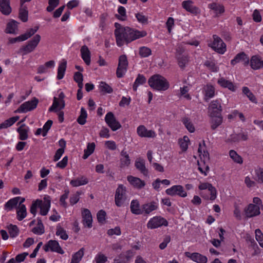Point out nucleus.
I'll return each mask as SVG.
<instances>
[{"label":"nucleus","instance_id":"1","mask_svg":"<svg viewBox=\"0 0 263 263\" xmlns=\"http://www.w3.org/2000/svg\"><path fill=\"white\" fill-rule=\"evenodd\" d=\"M116 29L114 31L116 41L118 46L121 47L125 44L128 43L147 35L144 31L132 28L129 27H124L118 23H115Z\"/></svg>","mask_w":263,"mask_h":263},{"label":"nucleus","instance_id":"2","mask_svg":"<svg viewBox=\"0 0 263 263\" xmlns=\"http://www.w3.org/2000/svg\"><path fill=\"white\" fill-rule=\"evenodd\" d=\"M148 83L151 88L158 91H165L170 86L167 80L164 77L158 74L151 76L148 80Z\"/></svg>","mask_w":263,"mask_h":263},{"label":"nucleus","instance_id":"3","mask_svg":"<svg viewBox=\"0 0 263 263\" xmlns=\"http://www.w3.org/2000/svg\"><path fill=\"white\" fill-rule=\"evenodd\" d=\"M41 39L40 35L36 34L29 41L26 45L22 46L19 49L18 53L25 55L33 51L37 46Z\"/></svg>","mask_w":263,"mask_h":263},{"label":"nucleus","instance_id":"4","mask_svg":"<svg viewBox=\"0 0 263 263\" xmlns=\"http://www.w3.org/2000/svg\"><path fill=\"white\" fill-rule=\"evenodd\" d=\"M127 199L126 188L123 184L118 185L115 195V202L118 207L122 206Z\"/></svg>","mask_w":263,"mask_h":263},{"label":"nucleus","instance_id":"5","mask_svg":"<svg viewBox=\"0 0 263 263\" xmlns=\"http://www.w3.org/2000/svg\"><path fill=\"white\" fill-rule=\"evenodd\" d=\"M128 65L127 57L126 55H121L119 58V62L116 71L117 78H121L125 74Z\"/></svg>","mask_w":263,"mask_h":263},{"label":"nucleus","instance_id":"6","mask_svg":"<svg viewBox=\"0 0 263 263\" xmlns=\"http://www.w3.org/2000/svg\"><path fill=\"white\" fill-rule=\"evenodd\" d=\"M213 41L209 45L214 51L219 54H223L226 51V45L222 39L217 35H213Z\"/></svg>","mask_w":263,"mask_h":263},{"label":"nucleus","instance_id":"7","mask_svg":"<svg viewBox=\"0 0 263 263\" xmlns=\"http://www.w3.org/2000/svg\"><path fill=\"white\" fill-rule=\"evenodd\" d=\"M38 103V99L36 98H33L31 100L26 101L21 104L17 109V111L19 113H26L31 111L36 108Z\"/></svg>","mask_w":263,"mask_h":263},{"label":"nucleus","instance_id":"8","mask_svg":"<svg viewBox=\"0 0 263 263\" xmlns=\"http://www.w3.org/2000/svg\"><path fill=\"white\" fill-rule=\"evenodd\" d=\"M167 221L161 216H155L149 219L147 223L148 229H154L161 226H167Z\"/></svg>","mask_w":263,"mask_h":263},{"label":"nucleus","instance_id":"9","mask_svg":"<svg viewBox=\"0 0 263 263\" xmlns=\"http://www.w3.org/2000/svg\"><path fill=\"white\" fill-rule=\"evenodd\" d=\"M209 115H221L222 107L221 100L216 99L212 101L208 108Z\"/></svg>","mask_w":263,"mask_h":263},{"label":"nucleus","instance_id":"10","mask_svg":"<svg viewBox=\"0 0 263 263\" xmlns=\"http://www.w3.org/2000/svg\"><path fill=\"white\" fill-rule=\"evenodd\" d=\"M105 121L112 131H116L121 127V125L118 121L112 112H108L105 116Z\"/></svg>","mask_w":263,"mask_h":263},{"label":"nucleus","instance_id":"11","mask_svg":"<svg viewBox=\"0 0 263 263\" xmlns=\"http://www.w3.org/2000/svg\"><path fill=\"white\" fill-rule=\"evenodd\" d=\"M198 151V153H199L200 156H201V154L203 152V157L204 158L203 166H202L201 165L202 161H201V162L198 161V170L202 174H204L205 176L206 175V172H208L209 170V167L208 165L205 164V160H209V154L207 152H205L204 151V149L203 148V147L201 146V144H199Z\"/></svg>","mask_w":263,"mask_h":263},{"label":"nucleus","instance_id":"12","mask_svg":"<svg viewBox=\"0 0 263 263\" xmlns=\"http://www.w3.org/2000/svg\"><path fill=\"white\" fill-rule=\"evenodd\" d=\"M165 193L167 195L171 196L178 195L181 197H185L187 193L184 190L183 187L180 185H175L166 190Z\"/></svg>","mask_w":263,"mask_h":263},{"label":"nucleus","instance_id":"13","mask_svg":"<svg viewBox=\"0 0 263 263\" xmlns=\"http://www.w3.org/2000/svg\"><path fill=\"white\" fill-rule=\"evenodd\" d=\"M43 249L45 252L49 250L51 252H54L60 254H63L64 251L59 245V243L55 240H50L43 247Z\"/></svg>","mask_w":263,"mask_h":263},{"label":"nucleus","instance_id":"14","mask_svg":"<svg viewBox=\"0 0 263 263\" xmlns=\"http://www.w3.org/2000/svg\"><path fill=\"white\" fill-rule=\"evenodd\" d=\"M185 255L187 257L190 258L193 261L197 263H207L208 258L206 256L203 255L199 253L194 252H185Z\"/></svg>","mask_w":263,"mask_h":263},{"label":"nucleus","instance_id":"15","mask_svg":"<svg viewBox=\"0 0 263 263\" xmlns=\"http://www.w3.org/2000/svg\"><path fill=\"white\" fill-rule=\"evenodd\" d=\"M39 203V208H40V214L43 216L46 215L50 208V197L49 196H46L44 197L43 200H41V203Z\"/></svg>","mask_w":263,"mask_h":263},{"label":"nucleus","instance_id":"16","mask_svg":"<svg viewBox=\"0 0 263 263\" xmlns=\"http://www.w3.org/2000/svg\"><path fill=\"white\" fill-rule=\"evenodd\" d=\"M260 213L259 207L252 203L249 204L245 209V214L247 218L259 215Z\"/></svg>","mask_w":263,"mask_h":263},{"label":"nucleus","instance_id":"17","mask_svg":"<svg viewBox=\"0 0 263 263\" xmlns=\"http://www.w3.org/2000/svg\"><path fill=\"white\" fill-rule=\"evenodd\" d=\"M198 188L200 190H208V192L210 193V199L211 200H214L216 199L217 191L215 187L212 184L208 182L201 183L198 186Z\"/></svg>","mask_w":263,"mask_h":263},{"label":"nucleus","instance_id":"18","mask_svg":"<svg viewBox=\"0 0 263 263\" xmlns=\"http://www.w3.org/2000/svg\"><path fill=\"white\" fill-rule=\"evenodd\" d=\"M210 117V124L212 130H214L218 128L223 122L222 115H209Z\"/></svg>","mask_w":263,"mask_h":263},{"label":"nucleus","instance_id":"19","mask_svg":"<svg viewBox=\"0 0 263 263\" xmlns=\"http://www.w3.org/2000/svg\"><path fill=\"white\" fill-rule=\"evenodd\" d=\"M137 133L141 137L154 138L156 136L154 130H147L144 125L139 126L137 129Z\"/></svg>","mask_w":263,"mask_h":263},{"label":"nucleus","instance_id":"20","mask_svg":"<svg viewBox=\"0 0 263 263\" xmlns=\"http://www.w3.org/2000/svg\"><path fill=\"white\" fill-rule=\"evenodd\" d=\"M142 214L148 215L158 208V204L155 201L145 203L141 205Z\"/></svg>","mask_w":263,"mask_h":263},{"label":"nucleus","instance_id":"21","mask_svg":"<svg viewBox=\"0 0 263 263\" xmlns=\"http://www.w3.org/2000/svg\"><path fill=\"white\" fill-rule=\"evenodd\" d=\"M131 163V160L129 155L124 149L122 150L120 153V167L124 168L128 167Z\"/></svg>","mask_w":263,"mask_h":263},{"label":"nucleus","instance_id":"22","mask_svg":"<svg viewBox=\"0 0 263 263\" xmlns=\"http://www.w3.org/2000/svg\"><path fill=\"white\" fill-rule=\"evenodd\" d=\"M136 168L143 175L147 176L148 174V170L145 166V161L142 158H138L135 162Z\"/></svg>","mask_w":263,"mask_h":263},{"label":"nucleus","instance_id":"23","mask_svg":"<svg viewBox=\"0 0 263 263\" xmlns=\"http://www.w3.org/2000/svg\"><path fill=\"white\" fill-rule=\"evenodd\" d=\"M127 180L132 186L138 189H141L145 185V182L138 177L130 175L127 176Z\"/></svg>","mask_w":263,"mask_h":263},{"label":"nucleus","instance_id":"24","mask_svg":"<svg viewBox=\"0 0 263 263\" xmlns=\"http://www.w3.org/2000/svg\"><path fill=\"white\" fill-rule=\"evenodd\" d=\"M242 62L243 64L246 65L249 63V57L243 52L238 53L235 58L231 61V64L235 65L236 64Z\"/></svg>","mask_w":263,"mask_h":263},{"label":"nucleus","instance_id":"25","mask_svg":"<svg viewBox=\"0 0 263 263\" xmlns=\"http://www.w3.org/2000/svg\"><path fill=\"white\" fill-rule=\"evenodd\" d=\"M250 66L254 70H258L263 67V61L259 55H253L250 59Z\"/></svg>","mask_w":263,"mask_h":263},{"label":"nucleus","instance_id":"26","mask_svg":"<svg viewBox=\"0 0 263 263\" xmlns=\"http://www.w3.org/2000/svg\"><path fill=\"white\" fill-rule=\"evenodd\" d=\"M81 58L87 65H89L91 62V53L86 45L82 46L80 49Z\"/></svg>","mask_w":263,"mask_h":263},{"label":"nucleus","instance_id":"27","mask_svg":"<svg viewBox=\"0 0 263 263\" xmlns=\"http://www.w3.org/2000/svg\"><path fill=\"white\" fill-rule=\"evenodd\" d=\"M83 223L85 227L89 228L92 227V218L90 212L87 209H84L82 212Z\"/></svg>","mask_w":263,"mask_h":263},{"label":"nucleus","instance_id":"28","mask_svg":"<svg viewBox=\"0 0 263 263\" xmlns=\"http://www.w3.org/2000/svg\"><path fill=\"white\" fill-rule=\"evenodd\" d=\"M217 83L222 87L228 88L232 91H235L236 89V86L231 81L227 80L224 78L219 79Z\"/></svg>","mask_w":263,"mask_h":263},{"label":"nucleus","instance_id":"29","mask_svg":"<svg viewBox=\"0 0 263 263\" xmlns=\"http://www.w3.org/2000/svg\"><path fill=\"white\" fill-rule=\"evenodd\" d=\"M29 128L25 124L21 125L17 129V132L19 134V139L25 140L28 138Z\"/></svg>","mask_w":263,"mask_h":263},{"label":"nucleus","instance_id":"30","mask_svg":"<svg viewBox=\"0 0 263 263\" xmlns=\"http://www.w3.org/2000/svg\"><path fill=\"white\" fill-rule=\"evenodd\" d=\"M0 11L4 15H8L11 12L10 0H0Z\"/></svg>","mask_w":263,"mask_h":263},{"label":"nucleus","instance_id":"31","mask_svg":"<svg viewBox=\"0 0 263 263\" xmlns=\"http://www.w3.org/2000/svg\"><path fill=\"white\" fill-rule=\"evenodd\" d=\"M17 24L18 23L16 21L11 20L7 24L5 32L9 34H16L18 31Z\"/></svg>","mask_w":263,"mask_h":263},{"label":"nucleus","instance_id":"32","mask_svg":"<svg viewBox=\"0 0 263 263\" xmlns=\"http://www.w3.org/2000/svg\"><path fill=\"white\" fill-rule=\"evenodd\" d=\"M248 139L247 134L244 133L234 134L230 135L229 141L231 142H238L240 141H246Z\"/></svg>","mask_w":263,"mask_h":263},{"label":"nucleus","instance_id":"33","mask_svg":"<svg viewBox=\"0 0 263 263\" xmlns=\"http://www.w3.org/2000/svg\"><path fill=\"white\" fill-rule=\"evenodd\" d=\"M89 181L87 178L84 176H82L75 179L71 180L70 184L73 187H78L81 185L87 184Z\"/></svg>","mask_w":263,"mask_h":263},{"label":"nucleus","instance_id":"34","mask_svg":"<svg viewBox=\"0 0 263 263\" xmlns=\"http://www.w3.org/2000/svg\"><path fill=\"white\" fill-rule=\"evenodd\" d=\"M67 67V61L63 59L59 63L58 68L57 79L61 80L63 78Z\"/></svg>","mask_w":263,"mask_h":263},{"label":"nucleus","instance_id":"35","mask_svg":"<svg viewBox=\"0 0 263 263\" xmlns=\"http://www.w3.org/2000/svg\"><path fill=\"white\" fill-rule=\"evenodd\" d=\"M130 211L135 215H142V208H140L139 202L137 200H133L130 203Z\"/></svg>","mask_w":263,"mask_h":263},{"label":"nucleus","instance_id":"36","mask_svg":"<svg viewBox=\"0 0 263 263\" xmlns=\"http://www.w3.org/2000/svg\"><path fill=\"white\" fill-rule=\"evenodd\" d=\"M20 197H16L9 200L4 205V209L7 211H11L17 205Z\"/></svg>","mask_w":263,"mask_h":263},{"label":"nucleus","instance_id":"37","mask_svg":"<svg viewBox=\"0 0 263 263\" xmlns=\"http://www.w3.org/2000/svg\"><path fill=\"white\" fill-rule=\"evenodd\" d=\"M215 96V88L211 85H207L204 88V100L208 102L209 100Z\"/></svg>","mask_w":263,"mask_h":263},{"label":"nucleus","instance_id":"38","mask_svg":"<svg viewBox=\"0 0 263 263\" xmlns=\"http://www.w3.org/2000/svg\"><path fill=\"white\" fill-rule=\"evenodd\" d=\"M19 119L18 116L13 117L0 124V130L7 128L14 124Z\"/></svg>","mask_w":263,"mask_h":263},{"label":"nucleus","instance_id":"39","mask_svg":"<svg viewBox=\"0 0 263 263\" xmlns=\"http://www.w3.org/2000/svg\"><path fill=\"white\" fill-rule=\"evenodd\" d=\"M193 2L192 1H184L182 3V7L187 11L191 13H196L197 11V8L193 5Z\"/></svg>","mask_w":263,"mask_h":263},{"label":"nucleus","instance_id":"40","mask_svg":"<svg viewBox=\"0 0 263 263\" xmlns=\"http://www.w3.org/2000/svg\"><path fill=\"white\" fill-rule=\"evenodd\" d=\"M16 214L17 219L19 221L22 220L26 217L27 210L26 206L24 204L18 205L16 211Z\"/></svg>","mask_w":263,"mask_h":263},{"label":"nucleus","instance_id":"41","mask_svg":"<svg viewBox=\"0 0 263 263\" xmlns=\"http://www.w3.org/2000/svg\"><path fill=\"white\" fill-rule=\"evenodd\" d=\"M146 82V78L143 74H138L133 86V90L135 91H137L138 87L145 84Z\"/></svg>","mask_w":263,"mask_h":263},{"label":"nucleus","instance_id":"42","mask_svg":"<svg viewBox=\"0 0 263 263\" xmlns=\"http://www.w3.org/2000/svg\"><path fill=\"white\" fill-rule=\"evenodd\" d=\"M84 255V248L80 249L72 256L70 263H79Z\"/></svg>","mask_w":263,"mask_h":263},{"label":"nucleus","instance_id":"43","mask_svg":"<svg viewBox=\"0 0 263 263\" xmlns=\"http://www.w3.org/2000/svg\"><path fill=\"white\" fill-rule=\"evenodd\" d=\"M254 180L258 183H263V168L258 167L254 171Z\"/></svg>","mask_w":263,"mask_h":263},{"label":"nucleus","instance_id":"44","mask_svg":"<svg viewBox=\"0 0 263 263\" xmlns=\"http://www.w3.org/2000/svg\"><path fill=\"white\" fill-rule=\"evenodd\" d=\"M61 101L58 100L56 97H54L52 105L49 107V111L58 112L59 110H61Z\"/></svg>","mask_w":263,"mask_h":263},{"label":"nucleus","instance_id":"45","mask_svg":"<svg viewBox=\"0 0 263 263\" xmlns=\"http://www.w3.org/2000/svg\"><path fill=\"white\" fill-rule=\"evenodd\" d=\"M87 117V114L84 107L81 108L80 115L77 119V122L80 125H84L86 122V118Z\"/></svg>","mask_w":263,"mask_h":263},{"label":"nucleus","instance_id":"46","mask_svg":"<svg viewBox=\"0 0 263 263\" xmlns=\"http://www.w3.org/2000/svg\"><path fill=\"white\" fill-rule=\"evenodd\" d=\"M28 10L26 6H22L20 9L19 17L23 22L28 21Z\"/></svg>","mask_w":263,"mask_h":263},{"label":"nucleus","instance_id":"47","mask_svg":"<svg viewBox=\"0 0 263 263\" xmlns=\"http://www.w3.org/2000/svg\"><path fill=\"white\" fill-rule=\"evenodd\" d=\"M182 122L184 125L186 129L190 132L193 133L195 131L194 126L191 121L190 119L187 117H184L182 119Z\"/></svg>","mask_w":263,"mask_h":263},{"label":"nucleus","instance_id":"48","mask_svg":"<svg viewBox=\"0 0 263 263\" xmlns=\"http://www.w3.org/2000/svg\"><path fill=\"white\" fill-rule=\"evenodd\" d=\"M209 8L220 14L223 13L224 11L223 6L215 3L209 4Z\"/></svg>","mask_w":263,"mask_h":263},{"label":"nucleus","instance_id":"49","mask_svg":"<svg viewBox=\"0 0 263 263\" xmlns=\"http://www.w3.org/2000/svg\"><path fill=\"white\" fill-rule=\"evenodd\" d=\"M56 230V235L59 236L62 239L66 240L68 238L66 231L61 226H57Z\"/></svg>","mask_w":263,"mask_h":263},{"label":"nucleus","instance_id":"50","mask_svg":"<svg viewBox=\"0 0 263 263\" xmlns=\"http://www.w3.org/2000/svg\"><path fill=\"white\" fill-rule=\"evenodd\" d=\"M39 28V26H36L34 28H30L27 30L25 33L22 34V35L24 38V41L27 40L32 35H33L37 31Z\"/></svg>","mask_w":263,"mask_h":263},{"label":"nucleus","instance_id":"51","mask_svg":"<svg viewBox=\"0 0 263 263\" xmlns=\"http://www.w3.org/2000/svg\"><path fill=\"white\" fill-rule=\"evenodd\" d=\"M189 141V137L186 136H184L183 139H181L179 140V144L183 152H185L187 150Z\"/></svg>","mask_w":263,"mask_h":263},{"label":"nucleus","instance_id":"52","mask_svg":"<svg viewBox=\"0 0 263 263\" xmlns=\"http://www.w3.org/2000/svg\"><path fill=\"white\" fill-rule=\"evenodd\" d=\"M8 229L11 237L14 238L18 235L19 229L16 225L11 224L8 227Z\"/></svg>","mask_w":263,"mask_h":263},{"label":"nucleus","instance_id":"53","mask_svg":"<svg viewBox=\"0 0 263 263\" xmlns=\"http://www.w3.org/2000/svg\"><path fill=\"white\" fill-rule=\"evenodd\" d=\"M99 89L105 93H110L113 91L112 88L104 82H101L99 85Z\"/></svg>","mask_w":263,"mask_h":263},{"label":"nucleus","instance_id":"54","mask_svg":"<svg viewBox=\"0 0 263 263\" xmlns=\"http://www.w3.org/2000/svg\"><path fill=\"white\" fill-rule=\"evenodd\" d=\"M119 14H116V17L121 20L125 21L126 19V9L123 6H119L118 9Z\"/></svg>","mask_w":263,"mask_h":263},{"label":"nucleus","instance_id":"55","mask_svg":"<svg viewBox=\"0 0 263 263\" xmlns=\"http://www.w3.org/2000/svg\"><path fill=\"white\" fill-rule=\"evenodd\" d=\"M204 65L212 72H217L219 70L218 67L213 61H206L204 63Z\"/></svg>","mask_w":263,"mask_h":263},{"label":"nucleus","instance_id":"56","mask_svg":"<svg viewBox=\"0 0 263 263\" xmlns=\"http://www.w3.org/2000/svg\"><path fill=\"white\" fill-rule=\"evenodd\" d=\"M73 79L74 81L78 83V86L79 87L83 88V74L81 72H76L73 76Z\"/></svg>","mask_w":263,"mask_h":263},{"label":"nucleus","instance_id":"57","mask_svg":"<svg viewBox=\"0 0 263 263\" xmlns=\"http://www.w3.org/2000/svg\"><path fill=\"white\" fill-rule=\"evenodd\" d=\"M139 53L142 58H146L152 54V50L147 47L143 46L139 48Z\"/></svg>","mask_w":263,"mask_h":263},{"label":"nucleus","instance_id":"58","mask_svg":"<svg viewBox=\"0 0 263 263\" xmlns=\"http://www.w3.org/2000/svg\"><path fill=\"white\" fill-rule=\"evenodd\" d=\"M242 92L245 94L249 99L253 103H256V99L255 96L251 92L247 87H243L242 88Z\"/></svg>","mask_w":263,"mask_h":263},{"label":"nucleus","instance_id":"59","mask_svg":"<svg viewBox=\"0 0 263 263\" xmlns=\"http://www.w3.org/2000/svg\"><path fill=\"white\" fill-rule=\"evenodd\" d=\"M230 157L236 163L241 164L243 162L242 158L234 150L229 152Z\"/></svg>","mask_w":263,"mask_h":263},{"label":"nucleus","instance_id":"60","mask_svg":"<svg viewBox=\"0 0 263 263\" xmlns=\"http://www.w3.org/2000/svg\"><path fill=\"white\" fill-rule=\"evenodd\" d=\"M69 194V190L66 189L64 190V193L62 195H61L60 197V204L64 208H66L67 206V203L66 201V200L68 198Z\"/></svg>","mask_w":263,"mask_h":263},{"label":"nucleus","instance_id":"61","mask_svg":"<svg viewBox=\"0 0 263 263\" xmlns=\"http://www.w3.org/2000/svg\"><path fill=\"white\" fill-rule=\"evenodd\" d=\"M178 65L181 69H184L189 62L187 56L182 55L177 58Z\"/></svg>","mask_w":263,"mask_h":263},{"label":"nucleus","instance_id":"62","mask_svg":"<svg viewBox=\"0 0 263 263\" xmlns=\"http://www.w3.org/2000/svg\"><path fill=\"white\" fill-rule=\"evenodd\" d=\"M137 21L142 24H147L148 23L147 16L143 14L142 13H137L135 14Z\"/></svg>","mask_w":263,"mask_h":263},{"label":"nucleus","instance_id":"63","mask_svg":"<svg viewBox=\"0 0 263 263\" xmlns=\"http://www.w3.org/2000/svg\"><path fill=\"white\" fill-rule=\"evenodd\" d=\"M48 4L46 10L48 12H52L59 4V0H49Z\"/></svg>","mask_w":263,"mask_h":263},{"label":"nucleus","instance_id":"64","mask_svg":"<svg viewBox=\"0 0 263 263\" xmlns=\"http://www.w3.org/2000/svg\"><path fill=\"white\" fill-rule=\"evenodd\" d=\"M255 238L256 240L258 242L260 247L263 248V234L261 230L257 229L255 230Z\"/></svg>","mask_w":263,"mask_h":263}]
</instances>
